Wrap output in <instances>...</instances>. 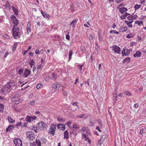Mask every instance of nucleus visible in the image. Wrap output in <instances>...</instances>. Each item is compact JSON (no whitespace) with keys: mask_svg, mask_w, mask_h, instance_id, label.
Listing matches in <instances>:
<instances>
[{"mask_svg":"<svg viewBox=\"0 0 146 146\" xmlns=\"http://www.w3.org/2000/svg\"><path fill=\"white\" fill-rule=\"evenodd\" d=\"M11 18L12 19L14 25L12 29L13 35L15 39L20 38L21 36V32L19 28L17 27L18 24V20L16 17L13 15H12Z\"/></svg>","mask_w":146,"mask_h":146,"instance_id":"obj_1","label":"nucleus"},{"mask_svg":"<svg viewBox=\"0 0 146 146\" xmlns=\"http://www.w3.org/2000/svg\"><path fill=\"white\" fill-rule=\"evenodd\" d=\"M16 87L15 83L13 81H11L4 86V88L5 89L7 88L8 89L10 90H14Z\"/></svg>","mask_w":146,"mask_h":146,"instance_id":"obj_2","label":"nucleus"},{"mask_svg":"<svg viewBox=\"0 0 146 146\" xmlns=\"http://www.w3.org/2000/svg\"><path fill=\"white\" fill-rule=\"evenodd\" d=\"M47 125L43 122H40L37 125V127L43 131L46 129Z\"/></svg>","mask_w":146,"mask_h":146,"instance_id":"obj_3","label":"nucleus"},{"mask_svg":"<svg viewBox=\"0 0 146 146\" xmlns=\"http://www.w3.org/2000/svg\"><path fill=\"white\" fill-rule=\"evenodd\" d=\"M14 143L16 146H22V142L21 140L19 138L15 139L13 140Z\"/></svg>","mask_w":146,"mask_h":146,"instance_id":"obj_4","label":"nucleus"},{"mask_svg":"<svg viewBox=\"0 0 146 146\" xmlns=\"http://www.w3.org/2000/svg\"><path fill=\"white\" fill-rule=\"evenodd\" d=\"M55 128H56L55 125L53 124H52L51 125V126L50 127V128L48 130L49 133L52 134L53 136L55 134L54 129Z\"/></svg>","mask_w":146,"mask_h":146,"instance_id":"obj_5","label":"nucleus"},{"mask_svg":"<svg viewBox=\"0 0 146 146\" xmlns=\"http://www.w3.org/2000/svg\"><path fill=\"white\" fill-rule=\"evenodd\" d=\"M36 118V117L35 116H27L26 118V120L27 121L31 122Z\"/></svg>","mask_w":146,"mask_h":146,"instance_id":"obj_6","label":"nucleus"},{"mask_svg":"<svg viewBox=\"0 0 146 146\" xmlns=\"http://www.w3.org/2000/svg\"><path fill=\"white\" fill-rule=\"evenodd\" d=\"M19 96L18 95H15L13 96L11 100L13 102L16 101L17 102V104L19 103V102H21V100H19L18 97Z\"/></svg>","mask_w":146,"mask_h":146,"instance_id":"obj_7","label":"nucleus"},{"mask_svg":"<svg viewBox=\"0 0 146 146\" xmlns=\"http://www.w3.org/2000/svg\"><path fill=\"white\" fill-rule=\"evenodd\" d=\"M60 85L58 83H56L53 84L52 86V87L55 89V91H58Z\"/></svg>","mask_w":146,"mask_h":146,"instance_id":"obj_8","label":"nucleus"},{"mask_svg":"<svg viewBox=\"0 0 146 146\" xmlns=\"http://www.w3.org/2000/svg\"><path fill=\"white\" fill-rule=\"evenodd\" d=\"M112 50H114V51L117 53H119L120 51L121 50L120 49L119 47L116 46L114 45L112 46Z\"/></svg>","mask_w":146,"mask_h":146,"instance_id":"obj_9","label":"nucleus"},{"mask_svg":"<svg viewBox=\"0 0 146 146\" xmlns=\"http://www.w3.org/2000/svg\"><path fill=\"white\" fill-rule=\"evenodd\" d=\"M41 12L42 14L44 17L48 19L50 18V16L48 14L45 13H44L42 11H41Z\"/></svg>","mask_w":146,"mask_h":146,"instance_id":"obj_10","label":"nucleus"},{"mask_svg":"<svg viewBox=\"0 0 146 146\" xmlns=\"http://www.w3.org/2000/svg\"><path fill=\"white\" fill-rule=\"evenodd\" d=\"M31 72L27 69H25V70L24 76L25 77H27L30 74Z\"/></svg>","mask_w":146,"mask_h":146,"instance_id":"obj_11","label":"nucleus"},{"mask_svg":"<svg viewBox=\"0 0 146 146\" xmlns=\"http://www.w3.org/2000/svg\"><path fill=\"white\" fill-rule=\"evenodd\" d=\"M58 129H61L62 130H64L65 129V127L64 125L63 124H59L57 126Z\"/></svg>","mask_w":146,"mask_h":146,"instance_id":"obj_12","label":"nucleus"},{"mask_svg":"<svg viewBox=\"0 0 146 146\" xmlns=\"http://www.w3.org/2000/svg\"><path fill=\"white\" fill-rule=\"evenodd\" d=\"M14 128V125H9L8 127L6 129V131L7 132L8 131H12Z\"/></svg>","mask_w":146,"mask_h":146,"instance_id":"obj_13","label":"nucleus"},{"mask_svg":"<svg viewBox=\"0 0 146 146\" xmlns=\"http://www.w3.org/2000/svg\"><path fill=\"white\" fill-rule=\"evenodd\" d=\"M31 29V26H30V24L29 23H28L27 25V33L28 34H29V33H30L31 32V31L30 30Z\"/></svg>","mask_w":146,"mask_h":146,"instance_id":"obj_14","label":"nucleus"},{"mask_svg":"<svg viewBox=\"0 0 146 146\" xmlns=\"http://www.w3.org/2000/svg\"><path fill=\"white\" fill-rule=\"evenodd\" d=\"M78 124L76 123H74L73 124V129L74 132H75L77 129H78Z\"/></svg>","mask_w":146,"mask_h":146,"instance_id":"obj_15","label":"nucleus"},{"mask_svg":"<svg viewBox=\"0 0 146 146\" xmlns=\"http://www.w3.org/2000/svg\"><path fill=\"white\" fill-rule=\"evenodd\" d=\"M57 120L59 122L62 123L64 122L66 120V119L62 118L61 117H57Z\"/></svg>","mask_w":146,"mask_h":146,"instance_id":"obj_16","label":"nucleus"},{"mask_svg":"<svg viewBox=\"0 0 146 146\" xmlns=\"http://www.w3.org/2000/svg\"><path fill=\"white\" fill-rule=\"evenodd\" d=\"M141 53L139 51H137L136 53L134 54V57H139L141 56Z\"/></svg>","mask_w":146,"mask_h":146,"instance_id":"obj_17","label":"nucleus"},{"mask_svg":"<svg viewBox=\"0 0 146 146\" xmlns=\"http://www.w3.org/2000/svg\"><path fill=\"white\" fill-rule=\"evenodd\" d=\"M78 20L77 19H75L73 20L70 24V25H73V27H74L75 25H76Z\"/></svg>","mask_w":146,"mask_h":146,"instance_id":"obj_18","label":"nucleus"},{"mask_svg":"<svg viewBox=\"0 0 146 146\" xmlns=\"http://www.w3.org/2000/svg\"><path fill=\"white\" fill-rule=\"evenodd\" d=\"M127 29V27H121L119 29V31L123 32L125 31Z\"/></svg>","mask_w":146,"mask_h":146,"instance_id":"obj_19","label":"nucleus"},{"mask_svg":"<svg viewBox=\"0 0 146 146\" xmlns=\"http://www.w3.org/2000/svg\"><path fill=\"white\" fill-rule=\"evenodd\" d=\"M127 10V8L122 7L120 9V12L121 14H123Z\"/></svg>","mask_w":146,"mask_h":146,"instance_id":"obj_20","label":"nucleus"},{"mask_svg":"<svg viewBox=\"0 0 146 146\" xmlns=\"http://www.w3.org/2000/svg\"><path fill=\"white\" fill-rule=\"evenodd\" d=\"M73 54V52L72 50H70L69 51V53L68 54V61L70 60L72 58V56Z\"/></svg>","mask_w":146,"mask_h":146,"instance_id":"obj_21","label":"nucleus"},{"mask_svg":"<svg viewBox=\"0 0 146 146\" xmlns=\"http://www.w3.org/2000/svg\"><path fill=\"white\" fill-rule=\"evenodd\" d=\"M11 7L15 14L16 15H17L19 13V11L18 10L13 6H12Z\"/></svg>","mask_w":146,"mask_h":146,"instance_id":"obj_22","label":"nucleus"},{"mask_svg":"<svg viewBox=\"0 0 146 146\" xmlns=\"http://www.w3.org/2000/svg\"><path fill=\"white\" fill-rule=\"evenodd\" d=\"M33 133H32V132L31 131H29L28 132H27L26 133V135H27V138H28V137H31V136H33Z\"/></svg>","mask_w":146,"mask_h":146,"instance_id":"obj_23","label":"nucleus"},{"mask_svg":"<svg viewBox=\"0 0 146 146\" xmlns=\"http://www.w3.org/2000/svg\"><path fill=\"white\" fill-rule=\"evenodd\" d=\"M130 60V58H129L128 57V58H125V59H124L123 60L122 62L123 63H128L129 62Z\"/></svg>","mask_w":146,"mask_h":146,"instance_id":"obj_24","label":"nucleus"},{"mask_svg":"<svg viewBox=\"0 0 146 146\" xmlns=\"http://www.w3.org/2000/svg\"><path fill=\"white\" fill-rule=\"evenodd\" d=\"M64 139H68V135L67 131H65L64 133Z\"/></svg>","mask_w":146,"mask_h":146,"instance_id":"obj_25","label":"nucleus"},{"mask_svg":"<svg viewBox=\"0 0 146 146\" xmlns=\"http://www.w3.org/2000/svg\"><path fill=\"white\" fill-rule=\"evenodd\" d=\"M129 14L127 13L126 12L125 13L124 15H122L121 17V19H125L126 17L128 15H129Z\"/></svg>","mask_w":146,"mask_h":146,"instance_id":"obj_26","label":"nucleus"},{"mask_svg":"<svg viewBox=\"0 0 146 146\" xmlns=\"http://www.w3.org/2000/svg\"><path fill=\"white\" fill-rule=\"evenodd\" d=\"M36 144L38 145V146H41V142L39 139H36Z\"/></svg>","mask_w":146,"mask_h":146,"instance_id":"obj_27","label":"nucleus"},{"mask_svg":"<svg viewBox=\"0 0 146 146\" xmlns=\"http://www.w3.org/2000/svg\"><path fill=\"white\" fill-rule=\"evenodd\" d=\"M4 106L1 104L0 103V112L1 111L3 112L4 110Z\"/></svg>","mask_w":146,"mask_h":146,"instance_id":"obj_28","label":"nucleus"},{"mask_svg":"<svg viewBox=\"0 0 146 146\" xmlns=\"http://www.w3.org/2000/svg\"><path fill=\"white\" fill-rule=\"evenodd\" d=\"M35 139V136L34 135L31 136V137H28V138H27V140L29 141L30 140H33L34 139Z\"/></svg>","mask_w":146,"mask_h":146,"instance_id":"obj_29","label":"nucleus"},{"mask_svg":"<svg viewBox=\"0 0 146 146\" xmlns=\"http://www.w3.org/2000/svg\"><path fill=\"white\" fill-rule=\"evenodd\" d=\"M17 46V43H15L12 46L13 51H15Z\"/></svg>","mask_w":146,"mask_h":146,"instance_id":"obj_30","label":"nucleus"},{"mask_svg":"<svg viewBox=\"0 0 146 146\" xmlns=\"http://www.w3.org/2000/svg\"><path fill=\"white\" fill-rule=\"evenodd\" d=\"M135 23L138 24L140 26L143 24V22L141 21H137L135 22Z\"/></svg>","mask_w":146,"mask_h":146,"instance_id":"obj_31","label":"nucleus"},{"mask_svg":"<svg viewBox=\"0 0 146 146\" xmlns=\"http://www.w3.org/2000/svg\"><path fill=\"white\" fill-rule=\"evenodd\" d=\"M132 51L131 49H126V53H125V55H127L129 53H130Z\"/></svg>","mask_w":146,"mask_h":146,"instance_id":"obj_32","label":"nucleus"},{"mask_svg":"<svg viewBox=\"0 0 146 146\" xmlns=\"http://www.w3.org/2000/svg\"><path fill=\"white\" fill-rule=\"evenodd\" d=\"M8 121H9V122H10L11 123H13L15 121L14 120H13L11 117H8Z\"/></svg>","mask_w":146,"mask_h":146,"instance_id":"obj_33","label":"nucleus"},{"mask_svg":"<svg viewBox=\"0 0 146 146\" xmlns=\"http://www.w3.org/2000/svg\"><path fill=\"white\" fill-rule=\"evenodd\" d=\"M133 35L132 33L129 34L127 35V36L126 38H130L131 37H132L133 36Z\"/></svg>","mask_w":146,"mask_h":146,"instance_id":"obj_34","label":"nucleus"},{"mask_svg":"<svg viewBox=\"0 0 146 146\" xmlns=\"http://www.w3.org/2000/svg\"><path fill=\"white\" fill-rule=\"evenodd\" d=\"M23 69H20L18 71V73L19 74L21 75L23 74Z\"/></svg>","mask_w":146,"mask_h":146,"instance_id":"obj_35","label":"nucleus"},{"mask_svg":"<svg viewBox=\"0 0 146 146\" xmlns=\"http://www.w3.org/2000/svg\"><path fill=\"white\" fill-rule=\"evenodd\" d=\"M125 22L127 24V25L129 27H132V25L131 24V23H130L129 22H128V21H125Z\"/></svg>","mask_w":146,"mask_h":146,"instance_id":"obj_36","label":"nucleus"},{"mask_svg":"<svg viewBox=\"0 0 146 146\" xmlns=\"http://www.w3.org/2000/svg\"><path fill=\"white\" fill-rule=\"evenodd\" d=\"M141 7V6L140 5H138L137 4L135 6V10H137L139 8H140Z\"/></svg>","mask_w":146,"mask_h":146,"instance_id":"obj_37","label":"nucleus"},{"mask_svg":"<svg viewBox=\"0 0 146 146\" xmlns=\"http://www.w3.org/2000/svg\"><path fill=\"white\" fill-rule=\"evenodd\" d=\"M52 78H54V79H56L57 78V76L56 74L54 73L52 75Z\"/></svg>","mask_w":146,"mask_h":146,"instance_id":"obj_38","label":"nucleus"},{"mask_svg":"<svg viewBox=\"0 0 146 146\" xmlns=\"http://www.w3.org/2000/svg\"><path fill=\"white\" fill-rule=\"evenodd\" d=\"M98 123H99V125L101 126L102 127V124L101 120L100 119H98L97 120Z\"/></svg>","mask_w":146,"mask_h":146,"instance_id":"obj_39","label":"nucleus"},{"mask_svg":"<svg viewBox=\"0 0 146 146\" xmlns=\"http://www.w3.org/2000/svg\"><path fill=\"white\" fill-rule=\"evenodd\" d=\"M114 33L117 34H118L119 33V32H117L116 31L114 30H111L110 31V33Z\"/></svg>","mask_w":146,"mask_h":146,"instance_id":"obj_40","label":"nucleus"},{"mask_svg":"<svg viewBox=\"0 0 146 146\" xmlns=\"http://www.w3.org/2000/svg\"><path fill=\"white\" fill-rule=\"evenodd\" d=\"M124 94L127 95L128 96H130L131 95V94L129 92L127 91L124 92Z\"/></svg>","mask_w":146,"mask_h":146,"instance_id":"obj_41","label":"nucleus"},{"mask_svg":"<svg viewBox=\"0 0 146 146\" xmlns=\"http://www.w3.org/2000/svg\"><path fill=\"white\" fill-rule=\"evenodd\" d=\"M103 140L102 139V138H100V140L98 141V143L99 145H101L103 143Z\"/></svg>","mask_w":146,"mask_h":146,"instance_id":"obj_42","label":"nucleus"},{"mask_svg":"<svg viewBox=\"0 0 146 146\" xmlns=\"http://www.w3.org/2000/svg\"><path fill=\"white\" fill-rule=\"evenodd\" d=\"M36 142H31L30 145L31 146H36Z\"/></svg>","mask_w":146,"mask_h":146,"instance_id":"obj_43","label":"nucleus"},{"mask_svg":"<svg viewBox=\"0 0 146 146\" xmlns=\"http://www.w3.org/2000/svg\"><path fill=\"white\" fill-rule=\"evenodd\" d=\"M78 102H74V103H72V105L73 106H74V105H75L76 106V107H77V108H78V109H79V106H78L77 105V104H78Z\"/></svg>","mask_w":146,"mask_h":146,"instance_id":"obj_44","label":"nucleus"},{"mask_svg":"<svg viewBox=\"0 0 146 146\" xmlns=\"http://www.w3.org/2000/svg\"><path fill=\"white\" fill-rule=\"evenodd\" d=\"M42 86V84L40 83V84H38L37 85L36 87L37 88L39 89L41 87V86Z\"/></svg>","mask_w":146,"mask_h":146,"instance_id":"obj_45","label":"nucleus"},{"mask_svg":"<svg viewBox=\"0 0 146 146\" xmlns=\"http://www.w3.org/2000/svg\"><path fill=\"white\" fill-rule=\"evenodd\" d=\"M35 53L37 54H40V51L38 49H36L35 50Z\"/></svg>","mask_w":146,"mask_h":146,"instance_id":"obj_46","label":"nucleus"},{"mask_svg":"<svg viewBox=\"0 0 146 146\" xmlns=\"http://www.w3.org/2000/svg\"><path fill=\"white\" fill-rule=\"evenodd\" d=\"M0 91H1V92H3L6 91H7L8 89L7 88L5 89L4 87L3 89H1V90H0Z\"/></svg>","mask_w":146,"mask_h":146,"instance_id":"obj_47","label":"nucleus"},{"mask_svg":"<svg viewBox=\"0 0 146 146\" xmlns=\"http://www.w3.org/2000/svg\"><path fill=\"white\" fill-rule=\"evenodd\" d=\"M122 53L123 55L124 54L125 55V53H126V49H123L122 51Z\"/></svg>","mask_w":146,"mask_h":146,"instance_id":"obj_48","label":"nucleus"},{"mask_svg":"<svg viewBox=\"0 0 146 146\" xmlns=\"http://www.w3.org/2000/svg\"><path fill=\"white\" fill-rule=\"evenodd\" d=\"M127 18L129 20V21L131 20L132 19H134L133 17H132V16L131 15L128 16L127 17Z\"/></svg>","mask_w":146,"mask_h":146,"instance_id":"obj_49","label":"nucleus"},{"mask_svg":"<svg viewBox=\"0 0 146 146\" xmlns=\"http://www.w3.org/2000/svg\"><path fill=\"white\" fill-rule=\"evenodd\" d=\"M41 68V64H39L37 66V68L38 70L40 69Z\"/></svg>","mask_w":146,"mask_h":146,"instance_id":"obj_50","label":"nucleus"},{"mask_svg":"<svg viewBox=\"0 0 146 146\" xmlns=\"http://www.w3.org/2000/svg\"><path fill=\"white\" fill-rule=\"evenodd\" d=\"M89 123L90 125L91 126H93V125L95 123V122H92L91 120L90 121Z\"/></svg>","mask_w":146,"mask_h":146,"instance_id":"obj_51","label":"nucleus"},{"mask_svg":"<svg viewBox=\"0 0 146 146\" xmlns=\"http://www.w3.org/2000/svg\"><path fill=\"white\" fill-rule=\"evenodd\" d=\"M94 37L93 35H90L89 36V39L90 40H92L93 38Z\"/></svg>","mask_w":146,"mask_h":146,"instance_id":"obj_52","label":"nucleus"},{"mask_svg":"<svg viewBox=\"0 0 146 146\" xmlns=\"http://www.w3.org/2000/svg\"><path fill=\"white\" fill-rule=\"evenodd\" d=\"M66 38L68 40H70V36L69 35H66Z\"/></svg>","mask_w":146,"mask_h":146,"instance_id":"obj_53","label":"nucleus"},{"mask_svg":"<svg viewBox=\"0 0 146 146\" xmlns=\"http://www.w3.org/2000/svg\"><path fill=\"white\" fill-rule=\"evenodd\" d=\"M35 101H33L29 102V104L31 105H33L35 103Z\"/></svg>","mask_w":146,"mask_h":146,"instance_id":"obj_54","label":"nucleus"},{"mask_svg":"<svg viewBox=\"0 0 146 146\" xmlns=\"http://www.w3.org/2000/svg\"><path fill=\"white\" fill-rule=\"evenodd\" d=\"M63 94L65 96H68V93L64 91L63 92Z\"/></svg>","mask_w":146,"mask_h":146,"instance_id":"obj_55","label":"nucleus"},{"mask_svg":"<svg viewBox=\"0 0 146 146\" xmlns=\"http://www.w3.org/2000/svg\"><path fill=\"white\" fill-rule=\"evenodd\" d=\"M106 135H103L102 136V137L101 138H102V140H104L106 138Z\"/></svg>","mask_w":146,"mask_h":146,"instance_id":"obj_56","label":"nucleus"},{"mask_svg":"<svg viewBox=\"0 0 146 146\" xmlns=\"http://www.w3.org/2000/svg\"><path fill=\"white\" fill-rule=\"evenodd\" d=\"M143 89L142 88H139L136 90V92H139L142 90Z\"/></svg>","mask_w":146,"mask_h":146,"instance_id":"obj_57","label":"nucleus"},{"mask_svg":"<svg viewBox=\"0 0 146 146\" xmlns=\"http://www.w3.org/2000/svg\"><path fill=\"white\" fill-rule=\"evenodd\" d=\"M22 123L21 122H19L17 124H16L15 125L16 127H17L19 126H20L21 125Z\"/></svg>","mask_w":146,"mask_h":146,"instance_id":"obj_58","label":"nucleus"},{"mask_svg":"<svg viewBox=\"0 0 146 146\" xmlns=\"http://www.w3.org/2000/svg\"><path fill=\"white\" fill-rule=\"evenodd\" d=\"M9 54V53L8 52H6L4 55V58H6L8 55Z\"/></svg>","mask_w":146,"mask_h":146,"instance_id":"obj_59","label":"nucleus"},{"mask_svg":"<svg viewBox=\"0 0 146 146\" xmlns=\"http://www.w3.org/2000/svg\"><path fill=\"white\" fill-rule=\"evenodd\" d=\"M83 118L84 119L87 118L88 117V115H84L83 114Z\"/></svg>","mask_w":146,"mask_h":146,"instance_id":"obj_60","label":"nucleus"},{"mask_svg":"<svg viewBox=\"0 0 146 146\" xmlns=\"http://www.w3.org/2000/svg\"><path fill=\"white\" fill-rule=\"evenodd\" d=\"M122 1V0H115V2L117 3L121 2Z\"/></svg>","mask_w":146,"mask_h":146,"instance_id":"obj_61","label":"nucleus"},{"mask_svg":"<svg viewBox=\"0 0 146 146\" xmlns=\"http://www.w3.org/2000/svg\"><path fill=\"white\" fill-rule=\"evenodd\" d=\"M96 129L98 130V131L100 132H101V131L99 127V126H97L96 127Z\"/></svg>","mask_w":146,"mask_h":146,"instance_id":"obj_62","label":"nucleus"},{"mask_svg":"<svg viewBox=\"0 0 146 146\" xmlns=\"http://www.w3.org/2000/svg\"><path fill=\"white\" fill-rule=\"evenodd\" d=\"M138 106H139V105H138V104H137V103L135 104L134 105V106L135 108H137L138 107Z\"/></svg>","mask_w":146,"mask_h":146,"instance_id":"obj_63","label":"nucleus"},{"mask_svg":"<svg viewBox=\"0 0 146 146\" xmlns=\"http://www.w3.org/2000/svg\"><path fill=\"white\" fill-rule=\"evenodd\" d=\"M71 122L70 121H69L67 123V125L68 126H69L71 124Z\"/></svg>","mask_w":146,"mask_h":146,"instance_id":"obj_64","label":"nucleus"}]
</instances>
